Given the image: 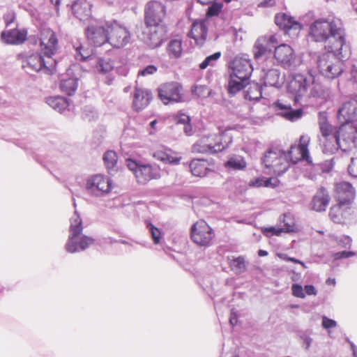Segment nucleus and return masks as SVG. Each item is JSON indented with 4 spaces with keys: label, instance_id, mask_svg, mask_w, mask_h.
I'll return each instance as SVG.
<instances>
[{
    "label": "nucleus",
    "instance_id": "obj_1",
    "mask_svg": "<svg viewBox=\"0 0 357 357\" xmlns=\"http://www.w3.org/2000/svg\"><path fill=\"white\" fill-rule=\"evenodd\" d=\"M40 47L43 55L39 52L26 54L22 59V66L28 73L43 72L47 75L54 73L56 60L54 58L58 49V40L55 33L50 29L41 31Z\"/></svg>",
    "mask_w": 357,
    "mask_h": 357
},
{
    "label": "nucleus",
    "instance_id": "obj_2",
    "mask_svg": "<svg viewBox=\"0 0 357 357\" xmlns=\"http://www.w3.org/2000/svg\"><path fill=\"white\" fill-rule=\"evenodd\" d=\"M344 36L342 20L337 17L319 19L310 26L309 37L311 40L323 43L324 47L332 52L347 49Z\"/></svg>",
    "mask_w": 357,
    "mask_h": 357
},
{
    "label": "nucleus",
    "instance_id": "obj_3",
    "mask_svg": "<svg viewBox=\"0 0 357 357\" xmlns=\"http://www.w3.org/2000/svg\"><path fill=\"white\" fill-rule=\"evenodd\" d=\"M287 91L293 96L296 104L303 97H321L324 94L322 85L309 70L307 73H297L293 75L287 86Z\"/></svg>",
    "mask_w": 357,
    "mask_h": 357
},
{
    "label": "nucleus",
    "instance_id": "obj_4",
    "mask_svg": "<svg viewBox=\"0 0 357 357\" xmlns=\"http://www.w3.org/2000/svg\"><path fill=\"white\" fill-rule=\"evenodd\" d=\"M343 50L332 52L323 54L310 53V62L311 65L315 66L319 74L328 79L337 78L344 71V63L342 59L347 56L342 53Z\"/></svg>",
    "mask_w": 357,
    "mask_h": 357
},
{
    "label": "nucleus",
    "instance_id": "obj_5",
    "mask_svg": "<svg viewBox=\"0 0 357 357\" xmlns=\"http://www.w3.org/2000/svg\"><path fill=\"white\" fill-rule=\"evenodd\" d=\"M70 221L69 236L66 249L70 253L84 251L92 245L95 240L82 234V220L77 211H75Z\"/></svg>",
    "mask_w": 357,
    "mask_h": 357
},
{
    "label": "nucleus",
    "instance_id": "obj_6",
    "mask_svg": "<svg viewBox=\"0 0 357 357\" xmlns=\"http://www.w3.org/2000/svg\"><path fill=\"white\" fill-rule=\"evenodd\" d=\"M264 172L275 176L282 175L289 167V161L285 151L277 149H270L261 158Z\"/></svg>",
    "mask_w": 357,
    "mask_h": 357
},
{
    "label": "nucleus",
    "instance_id": "obj_7",
    "mask_svg": "<svg viewBox=\"0 0 357 357\" xmlns=\"http://www.w3.org/2000/svg\"><path fill=\"white\" fill-rule=\"evenodd\" d=\"M335 151L340 149L343 152L357 149V123H342L337 130Z\"/></svg>",
    "mask_w": 357,
    "mask_h": 357
},
{
    "label": "nucleus",
    "instance_id": "obj_8",
    "mask_svg": "<svg viewBox=\"0 0 357 357\" xmlns=\"http://www.w3.org/2000/svg\"><path fill=\"white\" fill-rule=\"evenodd\" d=\"M319 125L321 134L319 141L323 145V152L327 154L334 153L337 146V130L328 123L326 116L323 115L319 116Z\"/></svg>",
    "mask_w": 357,
    "mask_h": 357
},
{
    "label": "nucleus",
    "instance_id": "obj_9",
    "mask_svg": "<svg viewBox=\"0 0 357 357\" xmlns=\"http://www.w3.org/2000/svg\"><path fill=\"white\" fill-rule=\"evenodd\" d=\"M85 188L93 197H103L112 190V181L106 176L95 174L87 178Z\"/></svg>",
    "mask_w": 357,
    "mask_h": 357
},
{
    "label": "nucleus",
    "instance_id": "obj_10",
    "mask_svg": "<svg viewBox=\"0 0 357 357\" xmlns=\"http://www.w3.org/2000/svg\"><path fill=\"white\" fill-rule=\"evenodd\" d=\"M274 57L282 67L290 70H295L302 62L301 57L296 56L294 50L287 44L277 45Z\"/></svg>",
    "mask_w": 357,
    "mask_h": 357
},
{
    "label": "nucleus",
    "instance_id": "obj_11",
    "mask_svg": "<svg viewBox=\"0 0 357 357\" xmlns=\"http://www.w3.org/2000/svg\"><path fill=\"white\" fill-rule=\"evenodd\" d=\"M139 38L149 47L156 48L166 39L167 28L164 25H146Z\"/></svg>",
    "mask_w": 357,
    "mask_h": 357
},
{
    "label": "nucleus",
    "instance_id": "obj_12",
    "mask_svg": "<svg viewBox=\"0 0 357 357\" xmlns=\"http://www.w3.org/2000/svg\"><path fill=\"white\" fill-rule=\"evenodd\" d=\"M190 236L195 243L207 247L211 245L214 232L206 221L200 220L191 227Z\"/></svg>",
    "mask_w": 357,
    "mask_h": 357
},
{
    "label": "nucleus",
    "instance_id": "obj_13",
    "mask_svg": "<svg viewBox=\"0 0 357 357\" xmlns=\"http://www.w3.org/2000/svg\"><path fill=\"white\" fill-rule=\"evenodd\" d=\"M158 96L165 105L171 102H180L184 100L183 87L176 82L161 84L158 88Z\"/></svg>",
    "mask_w": 357,
    "mask_h": 357
},
{
    "label": "nucleus",
    "instance_id": "obj_14",
    "mask_svg": "<svg viewBox=\"0 0 357 357\" xmlns=\"http://www.w3.org/2000/svg\"><path fill=\"white\" fill-rule=\"evenodd\" d=\"M107 30H109L107 32V43L111 46L120 48L129 42L130 32L125 26L116 22L107 24Z\"/></svg>",
    "mask_w": 357,
    "mask_h": 357
},
{
    "label": "nucleus",
    "instance_id": "obj_15",
    "mask_svg": "<svg viewBox=\"0 0 357 357\" xmlns=\"http://www.w3.org/2000/svg\"><path fill=\"white\" fill-rule=\"evenodd\" d=\"M107 28L96 20H91L85 29V34L89 43L98 47L107 43Z\"/></svg>",
    "mask_w": 357,
    "mask_h": 357
},
{
    "label": "nucleus",
    "instance_id": "obj_16",
    "mask_svg": "<svg viewBox=\"0 0 357 357\" xmlns=\"http://www.w3.org/2000/svg\"><path fill=\"white\" fill-rule=\"evenodd\" d=\"M309 143L310 137L307 135H302L300 137V143L298 145L295 144L291 146L290 150L286 153L289 158V164L291 162L295 164L300 160L305 161L310 165L312 163L307 149Z\"/></svg>",
    "mask_w": 357,
    "mask_h": 357
},
{
    "label": "nucleus",
    "instance_id": "obj_17",
    "mask_svg": "<svg viewBox=\"0 0 357 357\" xmlns=\"http://www.w3.org/2000/svg\"><path fill=\"white\" fill-rule=\"evenodd\" d=\"M278 40L275 35L262 36L257 38L254 47L253 52L255 59L257 61H264L268 54L278 44Z\"/></svg>",
    "mask_w": 357,
    "mask_h": 357
},
{
    "label": "nucleus",
    "instance_id": "obj_18",
    "mask_svg": "<svg viewBox=\"0 0 357 357\" xmlns=\"http://www.w3.org/2000/svg\"><path fill=\"white\" fill-rule=\"evenodd\" d=\"M166 15V8L160 1H151L146 4L145 8L146 25H162Z\"/></svg>",
    "mask_w": 357,
    "mask_h": 357
},
{
    "label": "nucleus",
    "instance_id": "obj_19",
    "mask_svg": "<svg viewBox=\"0 0 357 357\" xmlns=\"http://www.w3.org/2000/svg\"><path fill=\"white\" fill-rule=\"evenodd\" d=\"M357 116V97L350 98L343 102L337 112V119L341 123H353Z\"/></svg>",
    "mask_w": 357,
    "mask_h": 357
},
{
    "label": "nucleus",
    "instance_id": "obj_20",
    "mask_svg": "<svg viewBox=\"0 0 357 357\" xmlns=\"http://www.w3.org/2000/svg\"><path fill=\"white\" fill-rule=\"evenodd\" d=\"M355 190L353 186L348 182H340L336 183L335 186V197L338 204L348 206L354 199Z\"/></svg>",
    "mask_w": 357,
    "mask_h": 357
},
{
    "label": "nucleus",
    "instance_id": "obj_21",
    "mask_svg": "<svg viewBox=\"0 0 357 357\" xmlns=\"http://www.w3.org/2000/svg\"><path fill=\"white\" fill-rule=\"evenodd\" d=\"M231 73L248 80L253 70L250 60L247 57H236L231 65Z\"/></svg>",
    "mask_w": 357,
    "mask_h": 357
},
{
    "label": "nucleus",
    "instance_id": "obj_22",
    "mask_svg": "<svg viewBox=\"0 0 357 357\" xmlns=\"http://www.w3.org/2000/svg\"><path fill=\"white\" fill-rule=\"evenodd\" d=\"M275 24L288 34L296 36L301 29V25L294 18L285 13H279L275 17Z\"/></svg>",
    "mask_w": 357,
    "mask_h": 357
},
{
    "label": "nucleus",
    "instance_id": "obj_23",
    "mask_svg": "<svg viewBox=\"0 0 357 357\" xmlns=\"http://www.w3.org/2000/svg\"><path fill=\"white\" fill-rule=\"evenodd\" d=\"M261 79L265 86L279 88L283 84V78L280 77V71L276 68H268L267 65L261 63Z\"/></svg>",
    "mask_w": 357,
    "mask_h": 357
},
{
    "label": "nucleus",
    "instance_id": "obj_24",
    "mask_svg": "<svg viewBox=\"0 0 357 357\" xmlns=\"http://www.w3.org/2000/svg\"><path fill=\"white\" fill-rule=\"evenodd\" d=\"M209 139L210 137H206V136L202 137L193 144L192 147V152L213 154L224 150V147H220V145L216 144L215 146H212L209 143Z\"/></svg>",
    "mask_w": 357,
    "mask_h": 357
},
{
    "label": "nucleus",
    "instance_id": "obj_25",
    "mask_svg": "<svg viewBox=\"0 0 357 357\" xmlns=\"http://www.w3.org/2000/svg\"><path fill=\"white\" fill-rule=\"evenodd\" d=\"M328 192L324 188H321L314 195L310 203L311 208L317 212L324 211L330 202Z\"/></svg>",
    "mask_w": 357,
    "mask_h": 357
},
{
    "label": "nucleus",
    "instance_id": "obj_26",
    "mask_svg": "<svg viewBox=\"0 0 357 357\" xmlns=\"http://www.w3.org/2000/svg\"><path fill=\"white\" fill-rule=\"evenodd\" d=\"M135 177L138 183H145L151 179L160 177L159 169L150 165H141L136 172Z\"/></svg>",
    "mask_w": 357,
    "mask_h": 357
},
{
    "label": "nucleus",
    "instance_id": "obj_27",
    "mask_svg": "<svg viewBox=\"0 0 357 357\" xmlns=\"http://www.w3.org/2000/svg\"><path fill=\"white\" fill-rule=\"evenodd\" d=\"M188 36L193 38L197 45H202L207 37V27L204 20L195 21L191 26Z\"/></svg>",
    "mask_w": 357,
    "mask_h": 357
},
{
    "label": "nucleus",
    "instance_id": "obj_28",
    "mask_svg": "<svg viewBox=\"0 0 357 357\" xmlns=\"http://www.w3.org/2000/svg\"><path fill=\"white\" fill-rule=\"evenodd\" d=\"M274 106L278 110V114L287 120L294 121L302 116L303 111L301 109H293L289 105L284 104L280 100L274 102Z\"/></svg>",
    "mask_w": 357,
    "mask_h": 357
},
{
    "label": "nucleus",
    "instance_id": "obj_29",
    "mask_svg": "<svg viewBox=\"0 0 357 357\" xmlns=\"http://www.w3.org/2000/svg\"><path fill=\"white\" fill-rule=\"evenodd\" d=\"M152 98L150 91L136 87L133 96V107L136 111L144 109Z\"/></svg>",
    "mask_w": 357,
    "mask_h": 357
},
{
    "label": "nucleus",
    "instance_id": "obj_30",
    "mask_svg": "<svg viewBox=\"0 0 357 357\" xmlns=\"http://www.w3.org/2000/svg\"><path fill=\"white\" fill-rule=\"evenodd\" d=\"M74 16L83 22H91L94 19L91 17L90 4L86 1H75L72 6Z\"/></svg>",
    "mask_w": 357,
    "mask_h": 357
},
{
    "label": "nucleus",
    "instance_id": "obj_31",
    "mask_svg": "<svg viewBox=\"0 0 357 357\" xmlns=\"http://www.w3.org/2000/svg\"><path fill=\"white\" fill-rule=\"evenodd\" d=\"M26 37V31L12 29L8 31L1 33V40L7 44L17 45L22 43Z\"/></svg>",
    "mask_w": 357,
    "mask_h": 357
},
{
    "label": "nucleus",
    "instance_id": "obj_32",
    "mask_svg": "<svg viewBox=\"0 0 357 357\" xmlns=\"http://www.w3.org/2000/svg\"><path fill=\"white\" fill-rule=\"evenodd\" d=\"M248 84V80L241 79L232 73H230L227 86V93L230 96H235Z\"/></svg>",
    "mask_w": 357,
    "mask_h": 357
},
{
    "label": "nucleus",
    "instance_id": "obj_33",
    "mask_svg": "<svg viewBox=\"0 0 357 357\" xmlns=\"http://www.w3.org/2000/svg\"><path fill=\"white\" fill-rule=\"evenodd\" d=\"M190 169L192 175L204 177L211 171L208 168V162L206 160L194 159L190 164Z\"/></svg>",
    "mask_w": 357,
    "mask_h": 357
},
{
    "label": "nucleus",
    "instance_id": "obj_34",
    "mask_svg": "<svg viewBox=\"0 0 357 357\" xmlns=\"http://www.w3.org/2000/svg\"><path fill=\"white\" fill-rule=\"evenodd\" d=\"M153 155L158 160L173 165L178 164L181 160L180 157L173 155L171 150L167 149L158 150L153 153Z\"/></svg>",
    "mask_w": 357,
    "mask_h": 357
},
{
    "label": "nucleus",
    "instance_id": "obj_35",
    "mask_svg": "<svg viewBox=\"0 0 357 357\" xmlns=\"http://www.w3.org/2000/svg\"><path fill=\"white\" fill-rule=\"evenodd\" d=\"M206 137H210L209 143L212 146H215L216 144H218L220 145V147L223 146L224 149L227 148L232 142L231 137L228 134L227 130L219 135H211L206 136Z\"/></svg>",
    "mask_w": 357,
    "mask_h": 357
},
{
    "label": "nucleus",
    "instance_id": "obj_36",
    "mask_svg": "<svg viewBox=\"0 0 357 357\" xmlns=\"http://www.w3.org/2000/svg\"><path fill=\"white\" fill-rule=\"evenodd\" d=\"M47 104L55 111L61 113L69 105L66 98L61 96H52L46 99Z\"/></svg>",
    "mask_w": 357,
    "mask_h": 357
},
{
    "label": "nucleus",
    "instance_id": "obj_37",
    "mask_svg": "<svg viewBox=\"0 0 357 357\" xmlns=\"http://www.w3.org/2000/svg\"><path fill=\"white\" fill-rule=\"evenodd\" d=\"M78 86V79L76 77H69L68 79H62L60 83L61 90L71 96L75 93Z\"/></svg>",
    "mask_w": 357,
    "mask_h": 357
},
{
    "label": "nucleus",
    "instance_id": "obj_38",
    "mask_svg": "<svg viewBox=\"0 0 357 357\" xmlns=\"http://www.w3.org/2000/svg\"><path fill=\"white\" fill-rule=\"evenodd\" d=\"M225 167L232 170H242L245 168L247 163L241 155H233L225 162Z\"/></svg>",
    "mask_w": 357,
    "mask_h": 357
},
{
    "label": "nucleus",
    "instance_id": "obj_39",
    "mask_svg": "<svg viewBox=\"0 0 357 357\" xmlns=\"http://www.w3.org/2000/svg\"><path fill=\"white\" fill-rule=\"evenodd\" d=\"M294 225L289 223L284 224L282 227H271L264 228L262 229L263 234L269 237L271 236H280L282 233H289L294 231Z\"/></svg>",
    "mask_w": 357,
    "mask_h": 357
},
{
    "label": "nucleus",
    "instance_id": "obj_40",
    "mask_svg": "<svg viewBox=\"0 0 357 357\" xmlns=\"http://www.w3.org/2000/svg\"><path fill=\"white\" fill-rule=\"evenodd\" d=\"M262 87L257 83H252L246 90L245 98L249 100H258L262 96Z\"/></svg>",
    "mask_w": 357,
    "mask_h": 357
},
{
    "label": "nucleus",
    "instance_id": "obj_41",
    "mask_svg": "<svg viewBox=\"0 0 357 357\" xmlns=\"http://www.w3.org/2000/svg\"><path fill=\"white\" fill-rule=\"evenodd\" d=\"M167 52L171 58L180 57L182 52L181 40L179 39L170 40L167 46Z\"/></svg>",
    "mask_w": 357,
    "mask_h": 357
},
{
    "label": "nucleus",
    "instance_id": "obj_42",
    "mask_svg": "<svg viewBox=\"0 0 357 357\" xmlns=\"http://www.w3.org/2000/svg\"><path fill=\"white\" fill-rule=\"evenodd\" d=\"M114 68L113 61L110 59L100 58L96 64L98 72L102 74L109 73Z\"/></svg>",
    "mask_w": 357,
    "mask_h": 357
},
{
    "label": "nucleus",
    "instance_id": "obj_43",
    "mask_svg": "<svg viewBox=\"0 0 357 357\" xmlns=\"http://www.w3.org/2000/svg\"><path fill=\"white\" fill-rule=\"evenodd\" d=\"M103 160L109 171L114 170L117 162V155L113 151H108L104 154Z\"/></svg>",
    "mask_w": 357,
    "mask_h": 357
},
{
    "label": "nucleus",
    "instance_id": "obj_44",
    "mask_svg": "<svg viewBox=\"0 0 357 357\" xmlns=\"http://www.w3.org/2000/svg\"><path fill=\"white\" fill-rule=\"evenodd\" d=\"M191 91L193 95L200 98H207L211 94V90L206 85H194Z\"/></svg>",
    "mask_w": 357,
    "mask_h": 357
},
{
    "label": "nucleus",
    "instance_id": "obj_45",
    "mask_svg": "<svg viewBox=\"0 0 357 357\" xmlns=\"http://www.w3.org/2000/svg\"><path fill=\"white\" fill-rule=\"evenodd\" d=\"M231 269L236 273H241L246 269V263L244 257H238L233 259L230 262Z\"/></svg>",
    "mask_w": 357,
    "mask_h": 357
},
{
    "label": "nucleus",
    "instance_id": "obj_46",
    "mask_svg": "<svg viewBox=\"0 0 357 357\" xmlns=\"http://www.w3.org/2000/svg\"><path fill=\"white\" fill-rule=\"evenodd\" d=\"M344 206V205L337 204V205L333 206L331 208L329 215L333 222L337 223H340L342 222V218L343 216L342 208Z\"/></svg>",
    "mask_w": 357,
    "mask_h": 357
},
{
    "label": "nucleus",
    "instance_id": "obj_47",
    "mask_svg": "<svg viewBox=\"0 0 357 357\" xmlns=\"http://www.w3.org/2000/svg\"><path fill=\"white\" fill-rule=\"evenodd\" d=\"M75 48V56L77 60L86 61L91 56L92 52L89 48H86L82 45H79Z\"/></svg>",
    "mask_w": 357,
    "mask_h": 357
},
{
    "label": "nucleus",
    "instance_id": "obj_48",
    "mask_svg": "<svg viewBox=\"0 0 357 357\" xmlns=\"http://www.w3.org/2000/svg\"><path fill=\"white\" fill-rule=\"evenodd\" d=\"M98 113L97 110L91 105L85 106L82 112V118L88 121H91L98 118Z\"/></svg>",
    "mask_w": 357,
    "mask_h": 357
},
{
    "label": "nucleus",
    "instance_id": "obj_49",
    "mask_svg": "<svg viewBox=\"0 0 357 357\" xmlns=\"http://www.w3.org/2000/svg\"><path fill=\"white\" fill-rule=\"evenodd\" d=\"M220 56V52H215L214 54L206 57V59L199 64V68L201 69H205L209 66H213Z\"/></svg>",
    "mask_w": 357,
    "mask_h": 357
},
{
    "label": "nucleus",
    "instance_id": "obj_50",
    "mask_svg": "<svg viewBox=\"0 0 357 357\" xmlns=\"http://www.w3.org/2000/svg\"><path fill=\"white\" fill-rule=\"evenodd\" d=\"M146 227L151 234L153 243L155 244H158L162 238L161 231L150 222L146 224Z\"/></svg>",
    "mask_w": 357,
    "mask_h": 357
},
{
    "label": "nucleus",
    "instance_id": "obj_51",
    "mask_svg": "<svg viewBox=\"0 0 357 357\" xmlns=\"http://www.w3.org/2000/svg\"><path fill=\"white\" fill-rule=\"evenodd\" d=\"M211 3V5L208 7L206 15L209 17L218 15L222 8V3L216 1Z\"/></svg>",
    "mask_w": 357,
    "mask_h": 357
},
{
    "label": "nucleus",
    "instance_id": "obj_52",
    "mask_svg": "<svg viewBox=\"0 0 357 357\" xmlns=\"http://www.w3.org/2000/svg\"><path fill=\"white\" fill-rule=\"evenodd\" d=\"M158 70V68L154 65H149L144 68L139 70L138 76H148L153 75Z\"/></svg>",
    "mask_w": 357,
    "mask_h": 357
},
{
    "label": "nucleus",
    "instance_id": "obj_53",
    "mask_svg": "<svg viewBox=\"0 0 357 357\" xmlns=\"http://www.w3.org/2000/svg\"><path fill=\"white\" fill-rule=\"evenodd\" d=\"M292 294L295 297L304 298L305 297V294L304 292L303 288L301 285L298 284H293L291 286Z\"/></svg>",
    "mask_w": 357,
    "mask_h": 357
},
{
    "label": "nucleus",
    "instance_id": "obj_54",
    "mask_svg": "<svg viewBox=\"0 0 357 357\" xmlns=\"http://www.w3.org/2000/svg\"><path fill=\"white\" fill-rule=\"evenodd\" d=\"M271 178H267V179H264V178H257L255 179V181H251L250 182V185L251 186H255V187H260V186H269L271 185Z\"/></svg>",
    "mask_w": 357,
    "mask_h": 357
},
{
    "label": "nucleus",
    "instance_id": "obj_55",
    "mask_svg": "<svg viewBox=\"0 0 357 357\" xmlns=\"http://www.w3.org/2000/svg\"><path fill=\"white\" fill-rule=\"evenodd\" d=\"M348 172L353 177H357V158H351V163L348 167Z\"/></svg>",
    "mask_w": 357,
    "mask_h": 357
},
{
    "label": "nucleus",
    "instance_id": "obj_56",
    "mask_svg": "<svg viewBox=\"0 0 357 357\" xmlns=\"http://www.w3.org/2000/svg\"><path fill=\"white\" fill-rule=\"evenodd\" d=\"M15 16L13 11H8L3 15V20L7 27L10 26L15 21Z\"/></svg>",
    "mask_w": 357,
    "mask_h": 357
},
{
    "label": "nucleus",
    "instance_id": "obj_57",
    "mask_svg": "<svg viewBox=\"0 0 357 357\" xmlns=\"http://www.w3.org/2000/svg\"><path fill=\"white\" fill-rule=\"evenodd\" d=\"M322 326L326 329H329L331 328H334L336 326L337 323L335 320L329 319L326 317H323L322 318Z\"/></svg>",
    "mask_w": 357,
    "mask_h": 357
},
{
    "label": "nucleus",
    "instance_id": "obj_58",
    "mask_svg": "<svg viewBox=\"0 0 357 357\" xmlns=\"http://www.w3.org/2000/svg\"><path fill=\"white\" fill-rule=\"evenodd\" d=\"M126 165L128 168L132 171L134 174L136 176V172L138 171V169L141 164L137 163L135 160L131 159L126 160Z\"/></svg>",
    "mask_w": 357,
    "mask_h": 357
},
{
    "label": "nucleus",
    "instance_id": "obj_59",
    "mask_svg": "<svg viewBox=\"0 0 357 357\" xmlns=\"http://www.w3.org/2000/svg\"><path fill=\"white\" fill-rule=\"evenodd\" d=\"M355 255L354 252L351 251H342L338 252L334 254L335 259H340L342 258H349Z\"/></svg>",
    "mask_w": 357,
    "mask_h": 357
},
{
    "label": "nucleus",
    "instance_id": "obj_60",
    "mask_svg": "<svg viewBox=\"0 0 357 357\" xmlns=\"http://www.w3.org/2000/svg\"><path fill=\"white\" fill-rule=\"evenodd\" d=\"M176 122L178 123L185 124L190 123V116L183 113H179L176 117Z\"/></svg>",
    "mask_w": 357,
    "mask_h": 357
},
{
    "label": "nucleus",
    "instance_id": "obj_61",
    "mask_svg": "<svg viewBox=\"0 0 357 357\" xmlns=\"http://www.w3.org/2000/svg\"><path fill=\"white\" fill-rule=\"evenodd\" d=\"M301 339L303 341V344L305 349H309L312 342V339L306 333L301 335Z\"/></svg>",
    "mask_w": 357,
    "mask_h": 357
},
{
    "label": "nucleus",
    "instance_id": "obj_62",
    "mask_svg": "<svg viewBox=\"0 0 357 357\" xmlns=\"http://www.w3.org/2000/svg\"><path fill=\"white\" fill-rule=\"evenodd\" d=\"M349 81L357 85V67L356 66H352L350 70Z\"/></svg>",
    "mask_w": 357,
    "mask_h": 357
},
{
    "label": "nucleus",
    "instance_id": "obj_63",
    "mask_svg": "<svg viewBox=\"0 0 357 357\" xmlns=\"http://www.w3.org/2000/svg\"><path fill=\"white\" fill-rule=\"evenodd\" d=\"M339 243L344 248H349L351 244V238L348 236H344L340 239Z\"/></svg>",
    "mask_w": 357,
    "mask_h": 357
},
{
    "label": "nucleus",
    "instance_id": "obj_64",
    "mask_svg": "<svg viewBox=\"0 0 357 357\" xmlns=\"http://www.w3.org/2000/svg\"><path fill=\"white\" fill-rule=\"evenodd\" d=\"M303 290L304 292H305V294L309 296H316L317 294V291L316 290L315 287L313 285H305Z\"/></svg>",
    "mask_w": 357,
    "mask_h": 357
}]
</instances>
